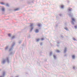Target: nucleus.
<instances>
[{
	"label": "nucleus",
	"instance_id": "8",
	"mask_svg": "<svg viewBox=\"0 0 77 77\" xmlns=\"http://www.w3.org/2000/svg\"><path fill=\"white\" fill-rule=\"evenodd\" d=\"M56 51L57 53H59V51L58 50H57Z\"/></svg>",
	"mask_w": 77,
	"mask_h": 77
},
{
	"label": "nucleus",
	"instance_id": "4",
	"mask_svg": "<svg viewBox=\"0 0 77 77\" xmlns=\"http://www.w3.org/2000/svg\"><path fill=\"white\" fill-rule=\"evenodd\" d=\"M72 20L73 21H75V19H74V18L72 19Z\"/></svg>",
	"mask_w": 77,
	"mask_h": 77
},
{
	"label": "nucleus",
	"instance_id": "15",
	"mask_svg": "<svg viewBox=\"0 0 77 77\" xmlns=\"http://www.w3.org/2000/svg\"><path fill=\"white\" fill-rule=\"evenodd\" d=\"M1 5H4V3H1Z\"/></svg>",
	"mask_w": 77,
	"mask_h": 77
},
{
	"label": "nucleus",
	"instance_id": "3",
	"mask_svg": "<svg viewBox=\"0 0 77 77\" xmlns=\"http://www.w3.org/2000/svg\"><path fill=\"white\" fill-rule=\"evenodd\" d=\"M18 10H19V8H16V9H15L14 10V11H18Z\"/></svg>",
	"mask_w": 77,
	"mask_h": 77
},
{
	"label": "nucleus",
	"instance_id": "5",
	"mask_svg": "<svg viewBox=\"0 0 77 77\" xmlns=\"http://www.w3.org/2000/svg\"><path fill=\"white\" fill-rule=\"evenodd\" d=\"M66 48H65V50H64V52H66Z\"/></svg>",
	"mask_w": 77,
	"mask_h": 77
},
{
	"label": "nucleus",
	"instance_id": "21",
	"mask_svg": "<svg viewBox=\"0 0 77 77\" xmlns=\"http://www.w3.org/2000/svg\"><path fill=\"white\" fill-rule=\"evenodd\" d=\"M5 49H7V48H5Z\"/></svg>",
	"mask_w": 77,
	"mask_h": 77
},
{
	"label": "nucleus",
	"instance_id": "16",
	"mask_svg": "<svg viewBox=\"0 0 77 77\" xmlns=\"http://www.w3.org/2000/svg\"><path fill=\"white\" fill-rule=\"evenodd\" d=\"M77 28V26H75V29H76V28Z\"/></svg>",
	"mask_w": 77,
	"mask_h": 77
},
{
	"label": "nucleus",
	"instance_id": "9",
	"mask_svg": "<svg viewBox=\"0 0 77 77\" xmlns=\"http://www.w3.org/2000/svg\"><path fill=\"white\" fill-rule=\"evenodd\" d=\"M2 11H5V8H2Z\"/></svg>",
	"mask_w": 77,
	"mask_h": 77
},
{
	"label": "nucleus",
	"instance_id": "2",
	"mask_svg": "<svg viewBox=\"0 0 77 77\" xmlns=\"http://www.w3.org/2000/svg\"><path fill=\"white\" fill-rule=\"evenodd\" d=\"M72 57L73 58V59H74L75 58V56L74 55H73L72 56Z\"/></svg>",
	"mask_w": 77,
	"mask_h": 77
},
{
	"label": "nucleus",
	"instance_id": "14",
	"mask_svg": "<svg viewBox=\"0 0 77 77\" xmlns=\"http://www.w3.org/2000/svg\"><path fill=\"white\" fill-rule=\"evenodd\" d=\"M11 34H8V36H11Z\"/></svg>",
	"mask_w": 77,
	"mask_h": 77
},
{
	"label": "nucleus",
	"instance_id": "22",
	"mask_svg": "<svg viewBox=\"0 0 77 77\" xmlns=\"http://www.w3.org/2000/svg\"><path fill=\"white\" fill-rule=\"evenodd\" d=\"M69 11H71V10H69Z\"/></svg>",
	"mask_w": 77,
	"mask_h": 77
},
{
	"label": "nucleus",
	"instance_id": "19",
	"mask_svg": "<svg viewBox=\"0 0 77 77\" xmlns=\"http://www.w3.org/2000/svg\"><path fill=\"white\" fill-rule=\"evenodd\" d=\"M33 26V24H31V25H30V26Z\"/></svg>",
	"mask_w": 77,
	"mask_h": 77
},
{
	"label": "nucleus",
	"instance_id": "12",
	"mask_svg": "<svg viewBox=\"0 0 77 77\" xmlns=\"http://www.w3.org/2000/svg\"><path fill=\"white\" fill-rule=\"evenodd\" d=\"M43 40H44V38H42L41 39V41H43Z\"/></svg>",
	"mask_w": 77,
	"mask_h": 77
},
{
	"label": "nucleus",
	"instance_id": "10",
	"mask_svg": "<svg viewBox=\"0 0 77 77\" xmlns=\"http://www.w3.org/2000/svg\"><path fill=\"white\" fill-rule=\"evenodd\" d=\"M14 38H15V36H13L12 37V39H14Z\"/></svg>",
	"mask_w": 77,
	"mask_h": 77
},
{
	"label": "nucleus",
	"instance_id": "17",
	"mask_svg": "<svg viewBox=\"0 0 77 77\" xmlns=\"http://www.w3.org/2000/svg\"><path fill=\"white\" fill-rule=\"evenodd\" d=\"M65 29L66 30H68V28H65Z\"/></svg>",
	"mask_w": 77,
	"mask_h": 77
},
{
	"label": "nucleus",
	"instance_id": "1",
	"mask_svg": "<svg viewBox=\"0 0 77 77\" xmlns=\"http://www.w3.org/2000/svg\"><path fill=\"white\" fill-rule=\"evenodd\" d=\"M38 32H39V30H38V29L35 30V32H36V33H38Z\"/></svg>",
	"mask_w": 77,
	"mask_h": 77
},
{
	"label": "nucleus",
	"instance_id": "11",
	"mask_svg": "<svg viewBox=\"0 0 77 77\" xmlns=\"http://www.w3.org/2000/svg\"><path fill=\"white\" fill-rule=\"evenodd\" d=\"M53 57H54V58H56V56H55L54 55L53 56Z\"/></svg>",
	"mask_w": 77,
	"mask_h": 77
},
{
	"label": "nucleus",
	"instance_id": "18",
	"mask_svg": "<svg viewBox=\"0 0 77 77\" xmlns=\"http://www.w3.org/2000/svg\"><path fill=\"white\" fill-rule=\"evenodd\" d=\"M5 60H4V61H3V63H5Z\"/></svg>",
	"mask_w": 77,
	"mask_h": 77
},
{
	"label": "nucleus",
	"instance_id": "20",
	"mask_svg": "<svg viewBox=\"0 0 77 77\" xmlns=\"http://www.w3.org/2000/svg\"><path fill=\"white\" fill-rule=\"evenodd\" d=\"M51 54H52V53L51 52L50 53V54L51 55Z\"/></svg>",
	"mask_w": 77,
	"mask_h": 77
},
{
	"label": "nucleus",
	"instance_id": "7",
	"mask_svg": "<svg viewBox=\"0 0 77 77\" xmlns=\"http://www.w3.org/2000/svg\"><path fill=\"white\" fill-rule=\"evenodd\" d=\"M36 41L37 42H38V41H39V39H36Z\"/></svg>",
	"mask_w": 77,
	"mask_h": 77
},
{
	"label": "nucleus",
	"instance_id": "13",
	"mask_svg": "<svg viewBox=\"0 0 77 77\" xmlns=\"http://www.w3.org/2000/svg\"><path fill=\"white\" fill-rule=\"evenodd\" d=\"M63 7H64L63 5H62V6H61V8H63Z\"/></svg>",
	"mask_w": 77,
	"mask_h": 77
},
{
	"label": "nucleus",
	"instance_id": "6",
	"mask_svg": "<svg viewBox=\"0 0 77 77\" xmlns=\"http://www.w3.org/2000/svg\"><path fill=\"white\" fill-rule=\"evenodd\" d=\"M38 26H39V27H40V26H41V24H38Z\"/></svg>",
	"mask_w": 77,
	"mask_h": 77
}]
</instances>
